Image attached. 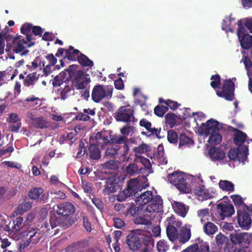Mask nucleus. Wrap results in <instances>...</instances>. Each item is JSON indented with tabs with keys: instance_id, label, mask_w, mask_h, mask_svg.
<instances>
[{
	"instance_id": "nucleus-7",
	"label": "nucleus",
	"mask_w": 252,
	"mask_h": 252,
	"mask_svg": "<svg viewBox=\"0 0 252 252\" xmlns=\"http://www.w3.org/2000/svg\"><path fill=\"white\" fill-rule=\"evenodd\" d=\"M31 41H28L26 38L22 36H18L13 38L11 49L17 55L21 56L27 55L29 50L25 49L31 46Z\"/></svg>"
},
{
	"instance_id": "nucleus-3",
	"label": "nucleus",
	"mask_w": 252,
	"mask_h": 252,
	"mask_svg": "<svg viewBox=\"0 0 252 252\" xmlns=\"http://www.w3.org/2000/svg\"><path fill=\"white\" fill-rule=\"evenodd\" d=\"M191 178V176H189L183 172L177 171L169 174L168 179L179 190L188 193L191 191L189 182Z\"/></svg>"
},
{
	"instance_id": "nucleus-53",
	"label": "nucleus",
	"mask_w": 252,
	"mask_h": 252,
	"mask_svg": "<svg viewBox=\"0 0 252 252\" xmlns=\"http://www.w3.org/2000/svg\"><path fill=\"white\" fill-rule=\"evenodd\" d=\"M167 139L168 141L170 143H176L178 140V136L177 133L173 130L168 131Z\"/></svg>"
},
{
	"instance_id": "nucleus-42",
	"label": "nucleus",
	"mask_w": 252,
	"mask_h": 252,
	"mask_svg": "<svg viewBox=\"0 0 252 252\" xmlns=\"http://www.w3.org/2000/svg\"><path fill=\"white\" fill-rule=\"evenodd\" d=\"M43 192V190L41 188H33L29 192V197L32 199H37Z\"/></svg>"
},
{
	"instance_id": "nucleus-24",
	"label": "nucleus",
	"mask_w": 252,
	"mask_h": 252,
	"mask_svg": "<svg viewBox=\"0 0 252 252\" xmlns=\"http://www.w3.org/2000/svg\"><path fill=\"white\" fill-rule=\"evenodd\" d=\"M244 235V232H239L235 231L229 235L230 241L234 245H243Z\"/></svg>"
},
{
	"instance_id": "nucleus-10",
	"label": "nucleus",
	"mask_w": 252,
	"mask_h": 252,
	"mask_svg": "<svg viewBox=\"0 0 252 252\" xmlns=\"http://www.w3.org/2000/svg\"><path fill=\"white\" fill-rule=\"evenodd\" d=\"M134 108L130 105H126L120 107L115 113L114 118L117 121L129 122L133 121L134 118Z\"/></svg>"
},
{
	"instance_id": "nucleus-62",
	"label": "nucleus",
	"mask_w": 252,
	"mask_h": 252,
	"mask_svg": "<svg viewBox=\"0 0 252 252\" xmlns=\"http://www.w3.org/2000/svg\"><path fill=\"white\" fill-rule=\"evenodd\" d=\"M117 154V150L114 148H107L105 156L108 158H111Z\"/></svg>"
},
{
	"instance_id": "nucleus-8",
	"label": "nucleus",
	"mask_w": 252,
	"mask_h": 252,
	"mask_svg": "<svg viewBox=\"0 0 252 252\" xmlns=\"http://www.w3.org/2000/svg\"><path fill=\"white\" fill-rule=\"evenodd\" d=\"M149 150L148 146L145 144H142L138 146L135 147L133 149L134 153L135 162H140L144 166L145 169L148 172H151V164L149 159L145 158L141 155L146 153Z\"/></svg>"
},
{
	"instance_id": "nucleus-40",
	"label": "nucleus",
	"mask_w": 252,
	"mask_h": 252,
	"mask_svg": "<svg viewBox=\"0 0 252 252\" xmlns=\"http://www.w3.org/2000/svg\"><path fill=\"white\" fill-rule=\"evenodd\" d=\"M139 124L141 126L145 127L149 131H151L152 133L158 134V130L155 128L152 129L151 128V124L145 119L141 120L140 121Z\"/></svg>"
},
{
	"instance_id": "nucleus-25",
	"label": "nucleus",
	"mask_w": 252,
	"mask_h": 252,
	"mask_svg": "<svg viewBox=\"0 0 252 252\" xmlns=\"http://www.w3.org/2000/svg\"><path fill=\"white\" fill-rule=\"evenodd\" d=\"M236 24V21L234 18L231 17H226L223 20L222 24V30L227 32L230 31L233 32L234 31V26Z\"/></svg>"
},
{
	"instance_id": "nucleus-9",
	"label": "nucleus",
	"mask_w": 252,
	"mask_h": 252,
	"mask_svg": "<svg viewBox=\"0 0 252 252\" xmlns=\"http://www.w3.org/2000/svg\"><path fill=\"white\" fill-rule=\"evenodd\" d=\"M141 189V183L138 179L131 180L128 184L127 188L119 193L117 199L120 201H123Z\"/></svg>"
},
{
	"instance_id": "nucleus-54",
	"label": "nucleus",
	"mask_w": 252,
	"mask_h": 252,
	"mask_svg": "<svg viewBox=\"0 0 252 252\" xmlns=\"http://www.w3.org/2000/svg\"><path fill=\"white\" fill-rule=\"evenodd\" d=\"M157 249L159 252H165L168 249L166 243L164 240H160L157 243Z\"/></svg>"
},
{
	"instance_id": "nucleus-59",
	"label": "nucleus",
	"mask_w": 252,
	"mask_h": 252,
	"mask_svg": "<svg viewBox=\"0 0 252 252\" xmlns=\"http://www.w3.org/2000/svg\"><path fill=\"white\" fill-rule=\"evenodd\" d=\"M132 129V126H126L121 128V133L122 134L123 136H124L126 138V137L130 133Z\"/></svg>"
},
{
	"instance_id": "nucleus-55",
	"label": "nucleus",
	"mask_w": 252,
	"mask_h": 252,
	"mask_svg": "<svg viewBox=\"0 0 252 252\" xmlns=\"http://www.w3.org/2000/svg\"><path fill=\"white\" fill-rule=\"evenodd\" d=\"M46 58L49 62V64L47 65L46 68L44 69V71L45 72H47V69L49 66H53L55 65L57 63V59L55 58V57L52 54L48 55L47 56Z\"/></svg>"
},
{
	"instance_id": "nucleus-6",
	"label": "nucleus",
	"mask_w": 252,
	"mask_h": 252,
	"mask_svg": "<svg viewBox=\"0 0 252 252\" xmlns=\"http://www.w3.org/2000/svg\"><path fill=\"white\" fill-rule=\"evenodd\" d=\"M70 76L74 74V78L73 82V86L77 90H84L86 88L88 84L90 82V78L89 74H84L80 70H76L75 72H72V69L70 68L67 70Z\"/></svg>"
},
{
	"instance_id": "nucleus-31",
	"label": "nucleus",
	"mask_w": 252,
	"mask_h": 252,
	"mask_svg": "<svg viewBox=\"0 0 252 252\" xmlns=\"http://www.w3.org/2000/svg\"><path fill=\"white\" fill-rule=\"evenodd\" d=\"M203 229L206 234L211 235L214 234L218 231V227L213 222H207L205 223Z\"/></svg>"
},
{
	"instance_id": "nucleus-37",
	"label": "nucleus",
	"mask_w": 252,
	"mask_h": 252,
	"mask_svg": "<svg viewBox=\"0 0 252 252\" xmlns=\"http://www.w3.org/2000/svg\"><path fill=\"white\" fill-rule=\"evenodd\" d=\"M79 51L78 50L74 49L73 47L70 46L69 49L65 51V57L69 60H74L76 57L78 58Z\"/></svg>"
},
{
	"instance_id": "nucleus-60",
	"label": "nucleus",
	"mask_w": 252,
	"mask_h": 252,
	"mask_svg": "<svg viewBox=\"0 0 252 252\" xmlns=\"http://www.w3.org/2000/svg\"><path fill=\"white\" fill-rule=\"evenodd\" d=\"M221 227L223 230L231 231L234 230V226L232 223L223 222L221 224Z\"/></svg>"
},
{
	"instance_id": "nucleus-39",
	"label": "nucleus",
	"mask_w": 252,
	"mask_h": 252,
	"mask_svg": "<svg viewBox=\"0 0 252 252\" xmlns=\"http://www.w3.org/2000/svg\"><path fill=\"white\" fill-rule=\"evenodd\" d=\"M78 60L79 63L83 66L91 67L93 65V62L85 55H82L78 57Z\"/></svg>"
},
{
	"instance_id": "nucleus-46",
	"label": "nucleus",
	"mask_w": 252,
	"mask_h": 252,
	"mask_svg": "<svg viewBox=\"0 0 252 252\" xmlns=\"http://www.w3.org/2000/svg\"><path fill=\"white\" fill-rule=\"evenodd\" d=\"M35 80L36 73H33L27 75L24 81V84L25 86L29 87L32 85Z\"/></svg>"
},
{
	"instance_id": "nucleus-34",
	"label": "nucleus",
	"mask_w": 252,
	"mask_h": 252,
	"mask_svg": "<svg viewBox=\"0 0 252 252\" xmlns=\"http://www.w3.org/2000/svg\"><path fill=\"white\" fill-rule=\"evenodd\" d=\"M179 140V147L182 146H190L193 144V141L192 138L185 133L180 135Z\"/></svg>"
},
{
	"instance_id": "nucleus-1",
	"label": "nucleus",
	"mask_w": 252,
	"mask_h": 252,
	"mask_svg": "<svg viewBox=\"0 0 252 252\" xmlns=\"http://www.w3.org/2000/svg\"><path fill=\"white\" fill-rule=\"evenodd\" d=\"M166 225L167 235L171 241L178 240L180 242L185 243L189 240L191 236L189 225L184 226L179 234L178 228L182 225L181 221L171 216L166 219Z\"/></svg>"
},
{
	"instance_id": "nucleus-61",
	"label": "nucleus",
	"mask_w": 252,
	"mask_h": 252,
	"mask_svg": "<svg viewBox=\"0 0 252 252\" xmlns=\"http://www.w3.org/2000/svg\"><path fill=\"white\" fill-rule=\"evenodd\" d=\"M150 220H151V219H143L141 217H139L135 219V222L136 223H137V224L149 225V224H151Z\"/></svg>"
},
{
	"instance_id": "nucleus-26",
	"label": "nucleus",
	"mask_w": 252,
	"mask_h": 252,
	"mask_svg": "<svg viewBox=\"0 0 252 252\" xmlns=\"http://www.w3.org/2000/svg\"><path fill=\"white\" fill-rule=\"evenodd\" d=\"M28 117L31 120V124L35 127L44 128L47 126V123L41 117L34 118L32 114H29Z\"/></svg>"
},
{
	"instance_id": "nucleus-13",
	"label": "nucleus",
	"mask_w": 252,
	"mask_h": 252,
	"mask_svg": "<svg viewBox=\"0 0 252 252\" xmlns=\"http://www.w3.org/2000/svg\"><path fill=\"white\" fill-rule=\"evenodd\" d=\"M248 155V148L247 146H242L237 149H231L228 153V157L231 160L237 159L239 161L244 162L246 161Z\"/></svg>"
},
{
	"instance_id": "nucleus-43",
	"label": "nucleus",
	"mask_w": 252,
	"mask_h": 252,
	"mask_svg": "<svg viewBox=\"0 0 252 252\" xmlns=\"http://www.w3.org/2000/svg\"><path fill=\"white\" fill-rule=\"evenodd\" d=\"M168 108L165 106H157L154 110L155 114L160 117H162L168 111Z\"/></svg>"
},
{
	"instance_id": "nucleus-52",
	"label": "nucleus",
	"mask_w": 252,
	"mask_h": 252,
	"mask_svg": "<svg viewBox=\"0 0 252 252\" xmlns=\"http://www.w3.org/2000/svg\"><path fill=\"white\" fill-rule=\"evenodd\" d=\"M137 171L138 167L135 163L130 164L126 168V171L127 173L129 175H133L136 173Z\"/></svg>"
},
{
	"instance_id": "nucleus-15",
	"label": "nucleus",
	"mask_w": 252,
	"mask_h": 252,
	"mask_svg": "<svg viewBox=\"0 0 252 252\" xmlns=\"http://www.w3.org/2000/svg\"><path fill=\"white\" fill-rule=\"evenodd\" d=\"M237 35L241 46L243 49H248L252 47V36L249 34L245 27L241 25H239Z\"/></svg>"
},
{
	"instance_id": "nucleus-35",
	"label": "nucleus",
	"mask_w": 252,
	"mask_h": 252,
	"mask_svg": "<svg viewBox=\"0 0 252 252\" xmlns=\"http://www.w3.org/2000/svg\"><path fill=\"white\" fill-rule=\"evenodd\" d=\"M25 235L30 236L29 240L31 243H35L37 239L40 238V234L38 233V229L37 228H29L27 234Z\"/></svg>"
},
{
	"instance_id": "nucleus-2",
	"label": "nucleus",
	"mask_w": 252,
	"mask_h": 252,
	"mask_svg": "<svg viewBox=\"0 0 252 252\" xmlns=\"http://www.w3.org/2000/svg\"><path fill=\"white\" fill-rule=\"evenodd\" d=\"M129 248L133 251L153 252L154 243L150 234L140 230H135L127 241Z\"/></svg>"
},
{
	"instance_id": "nucleus-21",
	"label": "nucleus",
	"mask_w": 252,
	"mask_h": 252,
	"mask_svg": "<svg viewBox=\"0 0 252 252\" xmlns=\"http://www.w3.org/2000/svg\"><path fill=\"white\" fill-rule=\"evenodd\" d=\"M72 82L69 81H65L62 84V87L59 90V93L61 95V98L64 100L71 94Z\"/></svg>"
},
{
	"instance_id": "nucleus-57",
	"label": "nucleus",
	"mask_w": 252,
	"mask_h": 252,
	"mask_svg": "<svg viewBox=\"0 0 252 252\" xmlns=\"http://www.w3.org/2000/svg\"><path fill=\"white\" fill-rule=\"evenodd\" d=\"M164 104L166 105L168 108H170L172 110H175L180 105L177 102L173 101L171 100H167L165 101Z\"/></svg>"
},
{
	"instance_id": "nucleus-29",
	"label": "nucleus",
	"mask_w": 252,
	"mask_h": 252,
	"mask_svg": "<svg viewBox=\"0 0 252 252\" xmlns=\"http://www.w3.org/2000/svg\"><path fill=\"white\" fill-rule=\"evenodd\" d=\"M219 187L223 191L232 192L234 190V184L227 180H220L219 183Z\"/></svg>"
},
{
	"instance_id": "nucleus-41",
	"label": "nucleus",
	"mask_w": 252,
	"mask_h": 252,
	"mask_svg": "<svg viewBox=\"0 0 252 252\" xmlns=\"http://www.w3.org/2000/svg\"><path fill=\"white\" fill-rule=\"evenodd\" d=\"M158 150V151L157 156L158 162L160 164H166L167 163V160L164 156V152L162 151V147L159 146Z\"/></svg>"
},
{
	"instance_id": "nucleus-20",
	"label": "nucleus",
	"mask_w": 252,
	"mask_h": 252,
	"mask_svg": "<svg viewBox=\"0 0 252 252\" xmlns=\"http://www.w3.org/2000/svg\"><path fill=\"white\" fill-rule=\"evenodd\" d=\"M58 208L59 214L64 216H70L73 214L75 211L74 206L69 202L61 204Z\"/></svg>"
},
{
	"instance_id": "nucleus-33",
	"label": "nucleus",
	"mask_w": 252,
	"mask_h": 252,
	"mask_svg": "<svg viewBox=\"0 0 252 252\" xmlns=\"http://www.w3.org/2000/svg\"><path fill=\"white\" fill-rule=\"evenodd\" d=\"M97 145H94V143L91 144L89 150L90 157L93 159H98L101 157V153Z\"/></svg>"
},
{
	"instance_id": "nucleus-14",
	"label": "nucleus",
	"mask_w": 252,
	"mask_h": 252,
	"mask_svg": "<svg viewBox=\"0 0 252 252\" xmlns=\"http://www.w3.org/2000/svg\"><path fill=\"white\" fill-rule=\"evenodd\" d=\"M220 124L218 122L210 119L206 123H202L197 129V131L201 135H208L220 129Z\"/></svg>"
},
{
	"instance_id": "nucleus-17",
	"label": "nucleus",
	"mask_w": 252,
	"mask_h": 252,
	"mask_svg": "<svg viewBox=\"0 0 252 252\" xmlns=\"http://www.w3.org/2000/svg\"><path fill=\"white\" fill-rule=\"evenodd\" d=\"M237 221L239 226L244 229L248 230L251 227V218L241 209L237 210Z\"/></svg>"
},
{
	"instance_id": "nucleus-11",
	"label": "nucleus",
	"mask_w": 252,
	"mask_h": 252,
	"mask_svg": "<svg viewBox=\"0 0 252 252\" xmlns=\"http://www.w3.org/2000/svg\"><path fill=\"white\" fill-rule=\"evenodd\" d=\"M194 193L198 200L200 201L206 200L214 197L216 194V190L213 188L206 189L205 186L200 185L196 186L194 189Z\"/></svg>"
},
{
	"instance_id": "nucleus-48",
	"label": "nucleus",
	"mask_w": 252,
	"mask_h": 252,
	"mask_svg": "<svg viewBox=\"0 0 252 252\" xmlns=\"http://www.w3.org/2000/svg\"><path fill=\"white\" fill-rule=\"evenodd\" d=\"M63 75L62 73H60L59 75H57L54 79L52 84L54 87L60 86L62 87V84L64 83L65 81H63ZM65 81H67L65 80Z\"/></svg>"
},
{
	"instance_id": "nucleus-19",
	"label": "nucleus",
	"mask_w": 252,
	"mask_h": 252,
	"mask_svg": "<svg viewBox=\"0 0 252 252\" xmlns=\"http://www.w3.org/2000/svg\"><path fill=\"white\" fill-rule=\"evenodd\" d=\"M211 159L214 161H219L223 159L225 157V153L220 147L211 148L209 152Z\"/></svg>"
},
{
	"instance_id": "nucleus-32",
	"label": "nucleus",
	"mask_w": 252,
	"mask_h": 252,
	"mask_svg": "<svg viewBox=\"0 0 252 252\" xmlns=\"http://www.w3.org/2000/svg\"><path fill=\"white\" fill-rule=\"evenodd\" d=\"M197 216L202 223L210 220L211 218V215L208 208L199 210L197 211Z\"/></svg>"
},
{
	"instance_id": "nucleus-44",
	"label": "nucleus",
	"mask_w": 252,
	"mask_h": 252,
	"mask_svg": "<svg viewBox=\"0 0 252 252\" xmlns=\"http://www.w3.org/2000/svg\"><path fill=\"white\" fill-rule=\"evenodd\" d=\"M165 122L171 127H173L176 123V117L173 114L168 113L165 116Z\"/></svg>"
},
{
	"instance_id": "nucleus-22",
	"label": "nucleus",
	"mask_w": 252,
	"mask_h": 252,
	"mask_svg": "<svg viewBox=\"0 0 252 252\" xmlns=\"http://www.w3.org/2000/svg\"><path fill=\"white\" fill-rule=\"evenodd\" d=\"M23 227H26L23 224V219L22 217L17 218L13 220L12 223H10L8 226V230L12 233H15L19 231Z\"/></svg>"
},
{
	"instance_id": "nucleus-49",
	"label": "nucleus",
	"mask_w": 252,
	"mask_h": 252,
	"mask_svg": "<svg viewBox=\"0 0 252 252\" xmlns=\"http://www.w3.org/2000/svg\"><path fill=\"white\" fill-rule=\"evenodd\" d=\"M102 133L100 132H98L96 133L95 136V142L94 141V139H92L90 140V142L91 143H94V145H97V146H100L101 147H102V139L103 138Z\"/></svg>"
},
{
	"instance_id": "nucleus-45",
	"label": "nucleus",
	"mask_w": 252,
	"mask_h": 252,
	"mask_svg": "<svg viewBox=\"0 0 252 252\" xmlns=\"http://www.w3.org/2000/svg\"><path fill=\"white\" fill-rule=\"evenodd\" d=\"M231 198L234 203L239 206V209H242L245 204L241 196L239 195H232Z\"/></svg>"
},
{
	"instance_id": "nucleus-47",
	"label": "nucleus",
	"mask_w": 252,
	"mask_h": 252,
	"mask_svg": "<svg viewBox=\"0 0 252 252\" xmlns=\"http://www.w3.org/2000/svg\"><path fill=\"white\" fill-rule=\"evenodd\" d=\"M111 141L113 143L122 144L125 142L126 138L121 135H112L110 136Z\"/></svg>"
},
{
	"instance_id": "nucleus-64",
	"label": "nucleus",
	"mask_w": 252,
	"mask_h": 252,
	"mask_svg": "<svg viewBox=\"0 0 252 252\" xmlns=\"http://www.w3.org/2000/svg\"><path fill=\"white\" fill-rule=\"evenodd\" d=\"M82 188L84 191L87 193H90L92 191L91 184L85 181H82Z\"/></svg>"
},
{
	"instance_id": "nucleus-28",
	"label": "nucleus",
	"mask_w": 252,
	"mask_h": 252,
	"mask_svg": "<svg viewBox=\"0 0 252 252\" xmlns=\"http://www.w3.org/2000/svg\"><path fill=\"white\" fill-rule=\"evenodd\" d=\"M208 142L211 145L219 144L222 140V135L220 133L219 130L208 134Z\"/></svg>"
},
{
	"instance_id": "nucleus-50",
	"label": "nucleus",
	"mask_w": 252,
	"mask_h": 252,
	"mask_svg": "<svg viewBox=\"0 0 252 252\" xmlns=\"http://www.w3.org/2000/svg\"><path fill=\"white\" fill-rule=\"evenodd\" d=\"M32 207V205L29 202H25L21 204L18 208V212L20 214H22L25 212L28 211Z\"/></svg>"
},
{
	"instance_id": "nucleus-58",
	"label": "nucleus",
	"mask_w": 252,
	"mask_h": 252,
	"mask_svg": "<svg viewBox=\"0 0 252 252\" xmlns=\"http://www.w3.org/2000/svg\"><path fill=\"white\" fill-rule=\"evenodd\" d=\"M244 245H250L252 243V233H244Z\"/></svg>"
},
{
	"instance_id": "nucleus-16",
	"label": "nucleus",
	"mask_w": 252,
	"mask_h": 252,
	"mask_svg": "<svg viewBox=\"0 0 252 252\" xmlns=\"http://www.w3.org/2000/svg\"><path fill=\"white\" fill-rule=\"evenodd\" d=\"M217 212L220 216L221 219L225 217H231L235 212L233 205L227 201H221L217 206Z\"/></svg>"
},
{
	"instance_id": "nucleus-23",
	"label": "nucleus",
	"mask_w": 252,
	"mask_h": 252,
	"mask_svg": "<svg viewBox=\"0 0 252 252\" xmlns=\"http://www.w3.org/2000/svg\"><path fill=\"white\" fill-rule=\"evenodd\" d=\"M172 206L174 211L181 217H185L187 212V207L182 202H172Z\"/></svg>"
},
{
	"instance_id": "nucleus-63",
	"label": "nucleus",
	"mask_w": 252,
	"mask_h": 252,
	"mask_svg": "<svg viewBox=\"0 0 252 252\" xmlns=\"http://www.w3.org/2000/svg\"><path fill=\"white\" fill-rule=\"evenodd\" d=\"M11 244V242L8 240V239L4 238L3 239H1L0 242V247L4 249L3 251V252H5L6 250H5L6 248L9 247Z\"/></svg>"
},
{
	"instance_id": "nucleus-38",
	"label": "nucleus",
	"mask_w": 252,
	"mask_h": 252,
	"mask_svg": "<svg viewBox=\"0 0 252 252\" xmlns=\"http://www.w3.org/2000/svg\"><path fill=\"white\" fill-rule=\"evenodd\" d=\"M215 239L218 246L220 248L228 242V238L221 233H220L216 235Z\"/></svg>"
},
{
	"instance_id": "nucleus-36",
	"label": "nucleus",
	"mask_w": 252,
	"mask_h": 252,
	"mask_svg": "<svg viewBox=\"0 0 252 252\" xmlns=\"http://www.w3.org/2000/svg\"><path fill=\"white\" fill-rule=\"evenodd\" d=\"M32 30V26L30 23H25L21 28V32L26 35V38L28 41H31V38L29 33Z\"/></svg>"
},
{
	"instance_id": "nucleus-27",
	"label": "nucleus",
	"mask_w": 252,
	"mask_h": 252,
	"mask_svg": "<svg viewBox=\"0 0 252 252\" xmlns=\"http://www.w3.org/2000/svg\"><path fill=\"white\" fill-rule=\"evenodd\" d=\"M247 137L246 134L240 130H237L234 135V142L238 147L242 146H246L243 144L246 141Z\"/></svg>"
},
{
	"instance_id": "nucleus-12",
	"label": "nucleus",
	"mask_w": 252,
	"mask_h": 252,
	"mask_svg": "<svg viewBox=\"0 0 252 252\" xmlns=\"http://www.w3.org/2000/svg\"><path fill=\"white\" fill-rule=\"evenodd\" d=\"M235 80L236 78H235L232 80H225L222 90L217 91L218 96L223 97L228 100H232L234 98V85L233 81Z\"/></svg>"
},
{
	"instance_id": "nucleus-4",
	"label": "nucleus",
	"mask_w": 252,
	"mask_h": 252,
	"mask_svg": "<svg viewBox=\"0 0 252 252\" xmlns=\"http://www.w3.org/2000/svg\"><path fill=\"white\" fill-rule=\"evenodd\" d=\"M162 200L159 196L156 197L155 200L149 205H148L145 209L143 210L142 208L132 207L130 208V212H134L135 214L142 213L145 216H150L155 213H158L161 212L162 210Z\"/></svg>"
},
{
	"instance_id": "nucleus-56",
	"label": "nucleus",
	"mask_w": 252,
	"mask_h": 252,
	"mask_svg": "<svg viewBox=\"0 0 252 252\" xmlns=\"http://www.w3.org/2000/svg\"><path fill=\"white\" fill-rule=\"evenodd\" d=\"M211 86L213 88H216L220 84V77L218 75H213L211 77Z\"/></svg>"
},
{
	"instance_id": "nucleus-18",
	"label": "nucleus",
	"mask_w": 252,
	"mask_h": 252,
	"mask_svg": "<svg viewBox=\"0 0 252 252\" xmlns=\"http://www.w3.org/2000/svg\"><path fill=\"white\" fill-rule=\"evenodd\" d=\"M153 195L151 191H146L135 199V202L137 205L141 206H144L152 200Z\"/></svg>"
},
{
	"instance_id": "nucleus-30",
	"label": "nucleus",
	"mask_w": 252,
	"mask_h": 252,
	"mask_svg": "<svg viewBox=\"0 0 252 252\" xmlns=\"http://www.w3.org/2000/svg\"><path fill=\"white\" fill-rule=\"evenodd\" d=\"M118 189V186L116 183L114 182L113 178H110L107 180L105 185L104 191L106 193H110L115 192Z\"/></svg>"
},
{
	"instance_id": "nucleus-51",
	"label": "nucleus",
	"mask_w": 252,
	"mask_h": 252,
	"mask_svg": "<svg viewBox=\"0 0 252 252\" xmlns=\"http://www.w3.org/2000/svg\"><path fill=\"white\" fill-rule=\"evenodd\" d=\"M1 165H5L8 167L9 168H15L19 169L22 166L20 164L14 162V161H2L1 162Z\"/></svg>"
},
{
	"instance_id": "nucleus-5",
	"label": "nucleus",
	"mask_w": 252,
	"mask_h": 252,
	"mask_svg": "<svg viewBox=\"0 0 252 252\" xmlns=\"http://www.w3.org/2000/svg\"><path fill=\"white\" fill-rule=\"evenodd\" d=\"M113 93V87L109 85H98L93 88L92 97L95 102H99L104 99L111 98Z\"/></svg>"
}]
</instances>
